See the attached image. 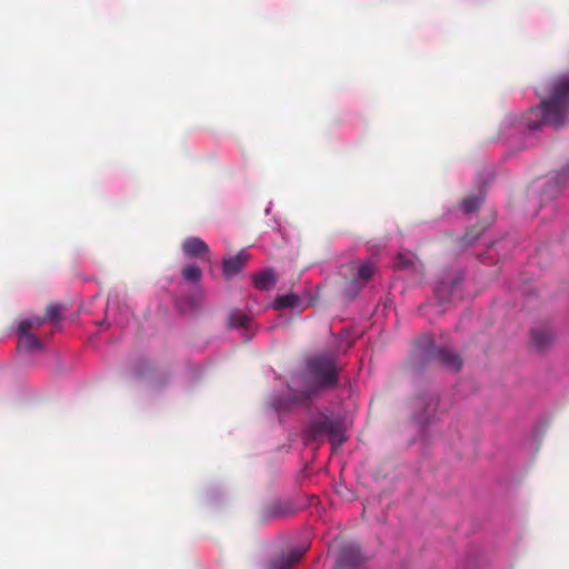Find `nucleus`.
Segmentation results:
<instances>
[{
    "mask_svg": "<svg viewBox=\"0 0 569 569\" xmlns=\"http://www.w3.org/2000/svg\"><path fill=\"white\" fill-rule=\"evenodd\" d=\"M435 405H436V401H435V399H433V398H431V399L427 402V405H426V406H427V408H426V413H422L421 416H419V417H417V418H416V419H417V421H418L419 423H423V422H426V421H427V417H426V416H427V411H429V409L433 408V407H435Z\"/></svg>",
    "mask_w": 569,
    "mask_h": 569,
    "instance_id": "obj_20",
    "label": "nucleus"
},
{
    "mask_svg": "<svg viewBox=\"0 0 569 569\" xmlns=\"http://www.w3.org/2000/svg\"><path fill=\"white\" fill-rule=\"evenodd\" d=\"M485 237H486L485 234H481V236H478V237H472V238L467 237L465 241L467 242L468 246H470V244H473V243H476L478 241L483 240Z\"/></svg>",
    "mask_w": 569,
    "mask_h": 569,
    "instance_id": "obj_22",
    "label": "nucleus"
},
{
    "mask_svg": "<svg viewBox=\"0 0 569 569\" xmlns=\"http://www.w3.org/2000/svg\"><path fill=\"white\" fill-rule=\"evenodd\" d=\"M244 252L238 253L236 257L224 258L222 261V272L226 278H231L239 273L244 264Z\"/></svg>",
    "mask_w": 569,
    "mask_h": 569,
    "instance_id": "obj_13",
    "label": "nucleus"
},
{
    "mask_svg": "<svg viewBox=\"0 0 569 569\" xmlns=\"http://www.w3.org/2000/svg\"><path fill=\"white\" fill-rule=\"evenodd\" d=\"M552 339L549 330L545 328H536L531 330V341L538 349L545 348Z\"/></svg>",
    "mask_w": 569,
    "mask_h": 569,
    "instance_id": "obj_15",
    "label": "nucleus"
},
{
    "mask_svg": "<svg viewBox=\"0 0 569 569\" xmlns=\"http://www.w3.org/2000/svg\"><path fill=\"white\" fill-rule=\"evenodd\" d=\"M348 269L351 272V279L345 288V293L349 298H355L371 280L377 271V264L375 260L368 259L357 263L353 262Z\"/></svg>",
    "mask_w": 569,
    "mask_h": 569,
    "instance_id": "obj_6",
    "label": "nucleus"
},
{
    "mask_svg": "<svg viewBox=\"0 0 569 569\" xmlns=\"http://www.w3.org/2000/svg\"><path fill=\"white\" fill-rule=\"evenodd\" d=\"M181 277L188 282L198 283L201 280L202 271L198 266L188 263L182 268Z\"/></svg>",
    "mask_w": 569,
    "mask_h": 569,
    "instance_id": "obj_16",
    "label": "nucleus"
},
{
    "mask_svg": "<svg viewBox=\"0 0 569 569\" xmlns=\"http://www.w3.org/2000/svg\"><path fill=\"white\" fill-rule=\"evenodd\" d=\"M253 283L259 290H269L276 284V277L271 270L261 271L253 277Z\"/></svg>",
    "mask_w": 569,
    "mask_h": 569,
    "instance_id": "obj_14",
    "label": "nucleus"
},
{
    "mask_svg": "<svg viewBox=\"0 0 569 569\" xmlns=\"http://www.w3.org/2000/svg\"><path fill=\"white\" fill-rule=\"evenodd\" d=\"M348 421L345 416L326 410L313 416L305 433V441L328 439L333 449L347 440Z\"/></svg>",
    "mask_w": 569,
    "mask_h": 569,
    "instance_id": "obj_3",
    "label": "nucleus"
},
{
    "mask_svg": "<svg viewBox=\"0 0 569 569\" xmlns=\"http://www.w3.org/2000/svg\"><path fill=\"white\" fill-rule=\"evenodd\" d=\"M338 369L335 359L320 355L311 358L306 372L290 378L286 390L273 392L268 400V409L277 415L289 411L293 406L309 400L318 391L336 383Z\"/></svg>",
    "mask_w": 569,
    "mask_h": 569,
    "instance_id": "obj_2",
    "label": "nucleus"
},
{
    "mask_svg": "<svg viewBox=\"0 0 569 569\" xmlns=\"http://www.w3.org/2000/svg\"><path fill=\"white\" fill-rule=\"evenodd\" d=\"M272 308L276 310L281 309H292V310H302L305 308V303L302 299L297 293H286L279 295L272 302Z\"/></svg>",
    "mask_w": 569,
    "mask_h": 569,
    "instance_id": "obj_12",
    "label": "nucleus"
},
{
    "mask_svg": "<svg viewBox=\"0 0 569 569\" xmlns=\"http://www.w3.org/2000/svg\"><path fill=\"white\" fill-rule=\"evenodd\" d=\"M181 251L188 259L210 261V249L199 237H188L181 242Z\"/></svg>",
    "mask_w": 569,
    "mask_h": 569,
    "instance_id": "obj_9",
    "label": "nucleus"
},
{
    "mask_svg": "<svg viewBox=\"0 0 569 569\" xmlns=\"http://www.w3.org/2000/svg\"><path fill=\"white\" fill-rule=\"evenodd\" d=\"M418 349L428 361H438L451 370H459L461 367L460 357L446 348L437 347L431 336L422 337L418 342Z\"/></svg>",
    "mask_w": 569,
    "mask_h": 569,
    "instance_id": "obj_5",
    "label": "nucleus"
},
{
    "mask_svg": "<svg viewBox=\"0 0 569 569\" xmlns=\"http://www.w3.org/2000/svg\"><path fill=\"white\" fill-rule=\"evenodd\" d=\"M568 122L569 74L558 77L550 83V96L540 106L531 107L526 112L507 113L498 127L497 139L508 143L543 126L560 128Z\"/></svg>",
    "mask_w": 569,
    "mask_h": 569,
    "instance_id": "obj_1",
    "label": "nucleus"
},
{
    "mask_svg": "<svg viewBox=\"0 0 569 569\" xmlns=\"http://www.w3.org/2000/svg\"><path fill=\"white\" fill-rule=\"evenodd\" d=\"M308 546L301 545L292 548L287 555L269 560L264 563L263 569H292V567L306 553Z\"/></svg>",
    "mask_w": 569,
    "mask_h": 569,
    "instance_id": "obj_10",
    "label": "nucleus"
},
{
    "mask_svg": "<svg viewBox=\"0 0 569 569\" xmlns=\"http://www.w3.org/2000/svg\"><path fill=\"white\" fill-rule=\"evenodd\" d=\"M569 176V164L562 169L561 172H559L556 177V183H566L567 177Z\"/></svg>",
    "mask_w": 569,
    "mask_h": 569,
    "instance_id": "obj_21",
    "label": "nucleus"
},
{
    "mask_svg": "<svg viewBox=\"0 0 569 569\" xmlns=\"http://www.w3.org/2000/svg\"><path fill=\"white\" fill-rule=\"evenodd\" d=\"M228 328L239 330L241 337L248 341L253 338L257 332V326L253 318L239 309H233L228 316Z\"/></svg>",
    "mask_w": 569,
    "mask_h": 569,
    "instance_id": "obj_8",
    "label": "nucleus"
},
{
    "mask_svg": "<svg viewBox=\"0 0 569 569\" xmlns=\"http://www.w3.org/2000/svg\"><path fill=\"white\" fill-rule=\"evenodd\" d=\"M422 402H423V400H422V399H418V400H417V405H418V406H420Z\"/></svg>",
    "mask_w": 569,
    "mask_h": 569,
    "instance_id": "obj_23",
    "label": "nucleus"
},
{
    "mask_svg": "<svg viewBox=\"0 0 569 569\" xmlns=\"http://www.w3.org/2000/svg\"><path fill=\"white\" fill-rule=\"evenodd\" d=\"M511 246H512V240L510 238H502L500 240H497V241L490 243L486 253L491 259L493 253H498L500 256L499 251L501 249H507V248H510Z\"/></svg>",
    "mask_w": 569,
    "mask_h": 569,
    "instance_id": "obj_18",
    "label": "nucleus"
},
{
    "mask_svg": "<svg viewBox=\"0 0 569 569\" xmlns=\"http://www.w3.org/2000/svg\"><path fill=\"white\" fill-rule=\"evenodd\" d=\"M44 319L40 316H28L17 322L18 351L20 353H33L44 349L43 342L34 333Z\"/></svg>",
    "mask_w": 569,
    "mask_h": 569,
    "instance_id": "obj_4",
    "label": "nucleus"
},
{
    "mask_svg": "<svg viewBox=\"0 0 569 569\" xmlns=\"http://www.w3.org/2000/svg\"><path fill=\"white\" fill-rule=\"evenodd\" d=\"M483 201V196L481 193L469 196L462 200L459 210L463 213H471L476 211L481 202Z\"/></svg>",
    "mask_w": 569,
    "mask_h": 569,
    "instance_id": "obj_17",
    "label": "nucleus"
},
{
    "mask_svg": "<svg viewBox=\"0 0 569 569\" xmlns=\"http://www.w3.org/2000/svg\"><path fill=\"white\" fill-rule=\"evenodd\" d=\"M462 281L460 273H447L435 286V298L438 300V311L443 312L453 297L457 295Z\"/></svg>",
    "mask_w": 569,
    "mask_h": 569,
    "instance_id": "obj_7",
    "label": "nucleus"
},
{
    "mask_svg": "<svg viewBox=\"0 0 569 569\" xmlns=\"http://www.w3.org/2000/svg\"><path fill=\"white\" fill-rule=\"evenodd\" d=\"M395 269L418 273L420 263L415 253L410 251L399 252L395 260Z\"/></svg>",
    "mask_w": 569,
    "mask_h": 569,
    "instance_id": "obj_11",
    "label": "nucleus"
},
{
    "mask_svg": "<svg viewBox=\"0 0 569 569\" xmlns=\"http://www.w3.org/2000/svg\"><path fill=\"white\" fill-rule=\"evenodd\" d=\"M61 306L59 305H51L47 309L46 317H42L46 320L57 321L60 318L61 315Z\"/></svg>",
    "mask_w": 569,
    "mask_h": 569,
    "instance_id": "obj_19",
    "label": "nucleus"
}]
</instances>
